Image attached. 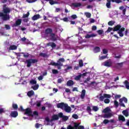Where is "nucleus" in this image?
Wrapping results in <instances>:
<instances>
[{"instance_id": "obj_39", "label": "nucleus", "mask_w": 129, "mask_h": 129, "mask_svg": "<svg viewBox=\"0 0 129 129\" xmlns=\"http://www.w3.org/2000/svg\"><path fill=\"white\" fill-rule=\"evenodd\" d=\"M106 58H107V54L100 56L99 57V60H104V59H106Z\"/></svg>"}, {"instance_id": "obj_45", "label": "nucleus", "mask_w": 129, "mask_h": 129, "mask_svg": "<svg viewBox=\"0 0 129 129\" xmlns=\"http://www.w3.org/2000/svg\"><path fill=\"white\" fill-rule=\"evenodd\" d=\"M13 108L14 109H18V104L13 103L12 105Z\"/></svg>"}, {"instance_id": "obj_3", "label": "nucleus", "mask_w": 129, "mask_h": 129, "mask_svg": "<svg viewBox=\"0 0 129 129\" xmlns=\"http://www.w3.org/2000/svg\"><path fill=\"white\" fill-rule=\"evenodd\" d=\"M125 30L124 27H121V25L118 24L113 27V32H117L119 37H123V32Z\"/></svg>"}, {"instance_id": "obj_16", "label": "nucleus", "mask_w": 129, "mask_h": 129, "mask_svg": "<svg viewBox=\"0 0 129 129\" xmlns=\"http://www.w3.org/2000/svg\"><path fill=\"white\" fill-rule=\"evenodd\" d=\"M39 19H40V15L39 14L35 15L32 18V21H37V20H39Z\"/></svg>"}, {"instance_id": "obj_30", "label": "nucleus", "mask_w": 129, "mask_h": 129, "mask_svg": "<svg viewBox=\"0 0 129 129\" xmlns=\"http://www.w3.org/2000/svg\"><path fill=\"white\" fill-rule=\"evenodd\" d=\"M118 119L119 120H121L122 121H125V118H124V116L120 115L118 117Z\"/></svg>"}, {"instance_id": "obj_29", "label": "nucleus", "mask_w": 129, "mask_h": 129, "mask_svg": "<svg viewBox=\"0 0 129 129\" xmlns=\"http://www.w3.org/2000/svg\"><path fill=\"white\" fill-rule=\"evenodd\" d=\"M124 84H125V86L127 89H129V82L128 81L125 80L124 82Z\"/></svg>"}, {"instance_id": "obj_22", "label": "nucleus", "mask_w": 129, "mask_h": 129, "mask_svg": "<svg viewBox=\"0 0 129 129\" xmlns=\"http://www.w3.org/2000/svg\"><path fill=\"white\" fill-rule=\"evenodd\" d=\"M119 102H121V103L122 102V101H124V102L125 103H127V98H126L123 97L120 98V99L119 100Z\"/></svg>"}, {"instance_id": "obj_31", "label": "nucleus", "mask_w": 129, "mask_h": 129, "mask_svg": "<svg viewBox=\"0 0 129 129\" xmlns=\"http://www.w3.org/2000/svg\"><path fill=\"white\" fill-rule=\"evenodd\" d=\"M92 37H95V35L94 34H87L85 37L86 38V39H89L90 38H92Z\"/></svg>"}, {"instance_id": "obj_6", "label": "nucleus", "mask_w": 129, "mask_h": 129, "mask_svg": "<svg viewBox=\"0 0 129 129\" xmlns=\"http://www.w3.org/2000/svg\"><path fill=\"white\" fill-rule=\"evenodd\" d=\"M24 111H25V114H27L29 116L33 117V112L32 111L31 108H27L25 109Z\"/></svg>"}, {"instance_id": "obj_5", "label": "nucleus", "mask_w": 129, "mask_h": 129, "mask_svg": "<svg viewBox=\"0 0 129 129\" xmlns=\"http://www.w3.org/2000/svg\"><path fill=\"white\" fill-rule=\"evenodd\" d=\"M38 59H28L26 60L25 62V63L27 64V68H30L31 66H32V64H35L36 63H38Z\"/></svg>"}, {"instance_id": "obj_63", "label": "nucleus", "mask_w": 129, "mask_h": 129, "mask_svg": "<svg viewBox=\"0 0 129 129\" xmlns=\"http://www.w3.org/2000/svg\"><path fill=\"white\" fill-rule=\"evenodd\" d=\"M6 111L4 109V108H0V114H2V113H5Z\"/></svg>"}, {"instance_id": "obj_62", "label": "nucleus", "mask_w": 129, "mask_h": 129, "mask_svg": "<svg viewBox=\"0 0 129 129\" xmlns=\"http://www.w3.org/2000/svg\"><path fill=\"white\" fill-rule=\"evenodd\" d=\"M32 114L33 116H34V115H36V116H38V115H39V113L37 112V111H34Z\"/></svg>"}, {"instance_id": "obj_12", "label": "nucleus", "mask_w": 129, "mask_h": 129, "mask_svg": "<svg viewBox=\"0 0 129 129\" xmlns=\"http://www.w3.org/2000/svg\"><path fill=\"white\" fill-rule=\"evenodd\" d=\"M113 114L111 112L106 113L103 116V118H110V117H112Z\"/></svg>"}, {"instance_id": "obj_35", "label": "nucleus", "mask_w": 129, "mask_h": 129, "mask_svg": "<svg viewBox=\"0 0 129 129\" xmlns=\"http://www.w3.org/2000/svg\"><path fill=\"white\" fill-rule=\"evenodd\" d=\"M94 51H95V52H96V53H98V52H100V48L98 46H96L94 48Z\"/></svg>"}, {"instance_id": "obj_47", "label": "nucleus", "mask_w": 129, "mask_h": 129, "mask_svg": "<svg viewBox=\"0 0 129 129\" xmlns=\"http://www.w3.org/2000/svg\"><path fill=\"white\" fill-rule=\"evenodd\" d=\"M79 67H83V60H82V59L80 60L79 62Z\"/></svg>"}, {"instance_id": "obj_58", "label": "nucleus", "mask_w": 129, "mask_h": 129, "mask_svg": "<svg viewBox=\"0 0 129 129\" xmlns=\"http://www.w3.org/2000/svg\"><path fill=\"white\" fill-rule=\"evenodd\" d=\"M108 53V50L106 49H103V54H107Z\"/></svg>"}, {"instance_id": "obj_44", "label": "nucleus", "mask_w": 129, "mask_h": 129, "mask_svg": "<svg viewBox=\"0 0 129 129\" xmlns=\"http://www.w3.org/2000/svg\"><path fill=\"white\" fill-rule=\"evenodd\" d=\"M30 83L31 84H32V85H34V84H37V81L36 80H31L30 81Z\"/></svg>"}, {"instance_id": "obj_10", "label": "nucleus", "mask_w": 129, "mask_h": 129, "mask_svg": "<svg viewBox=\"0 0 129 129\" xmlns=\"http://www.w3.org/2000/svg\"><path fill=\"white\" fill-rule=\"evenodd\" d=\"M50 40L52 41V42H55V41H57V37H56V34L55 33H51V35H50Z\"/></svg>"}, {"instance_id": "obj_9", "label": "nucleus", "mask_w": 129, "mask_h": 129, "mask_svg": "<svg viewBox=\"0 0 129 129\" xmlns=\"http://www.w3.org/2000/svg\"><path fill=\"white\" fill-rule=\"evenodd\" d=\"M21 24H22V19H18L15 22V23H14L13 25V27H18V26H20V25H21Z\"/></svg>"}, {"instance_id": "obj_27", "label": "nucleus", "mask_w": 129, "mask_h": 129, "mask_svg": "<svg viewBox=\"0 0 129 129\" xmlns=\"http://www.w3.org/2000/svg\"><path fill=\"white\" fill-rule=\"evenodd\" d=\"M122 113L123 115H124L126 117H127V116H128V111H127V110H123Z\"/></svg>"}, {"instance_id": "obj_36", "label": "nucleus", "mask_w": 129, "mask_h": 129, "mask_svg": "<svg viewBox=\"0 0 129 129\" xmlns=\"http://www.w3.org/2000/svg\"><path fill=\"white\" fill-rule=\"evenodd\" d=\"M21 54H23V57L24 58H29V56H30V54H29L28 53H24V52H22Z\"/></svg>"}, {"instance_id": "obj_57", "label": "nucleus", "mask_w": 129, "mask_h": 129, "mask_svg": "<svg viewBox=\"0 0 129 129\" xmlns=\"http://www.w3.org/2000/svg\"><path fill=\"white\" fill-rule=\"evenodd\" d=\"M103 123H104V124H107V123H108V122H109V120H108V119H105L103 120Z\"/></svg>"}, {"instance_id": "obj_33", "label": "nucleus", "mask_w": 129, "mask_h": 129, "mask_svg": "<svg viewBox=\"0 0 129 129\" xmlns=\"http://www.w3.org/2000/svg\"><path fill=\"white\" fill-rule=\"evenodd\" d=\"M75 124L78 125L77 129H84V126L80 125L79 123H75Z\"/></svg>"}, {"instance_id": "obj_1", "label": "nucleus", "mask_w": 129, "mask_h": 129, "mask_svg": "<svg viewBox=\"0 0 129 129\" xmlns=\"http://www.w3.org/2000/svg\"><path fill=\"white\" fill-rule=\"evenodd\" d=\"M12 12V9L7 5H3L2 12H0V18H2L3 21H9L10 20V13Z\"/></svg>"}, {"instance_id": "obj_2", "label": "nucleus", "mask_w": 129, "mask_h": 129, "mask_svg": "<svg viewBox=\"0 0 129 129\" xmlns=\"http://www.w3.org/2000/svg\"><path fill=\"white\" fill-rule=\"evenodd\" d=\"M57 108H60L62 110H64L66 112L69 113L71 112V107L68 106V104L64 102L59 103L57 104Z\"/></svg>"}, {"instance_id": "obj_14", "label": "nucleus", "mask_w": 129, "mask_h": 129, "mask_svg": "<svg viewBox=\"0 0 129 129\" xmlns=\"http://www.w3.org/2000/svg\"><path fill=\"white\" fill-rule=\"evenodd\" d=\"M10 115L12 117H17L18 115V111H14L11 112Z\"/></svg>"}, {"instance_id": "obj_7", "label": "nucleus", "mask_w": 129, "mask_h": 129, "mask_svg": "<svg viewBox=\"0 0 129 129\" xmlns=\"http://www.w3.org/2000/svg\"><path fill=\"white\" fill-rule=\"evenodd\" d=\"M58 116L60 118H62V120H63L64 121H66L67 120H68V119H69V117L68 116H65L63 115V113L62 112H59L58 113Z\"/></svg>"}, {"instance_id": "obj_20", "label": "nucleus", "mask_w": 129, "mask_h": 129, "mask_svg": "<svg viewBox=\"0 0 129 129\" xmlns=\"http://www.w3.org/2000/svg\"><path fill=\"white\" fill-rule=\"evenodd\" d=\"M86 93V91L85 90H83L82 91V93L81 94V99H83L84 97H85V94Z\"/></svg>"}, {"instance_id": "obj_8", "label": "nucleus", "mask_w": 129, "mask_h": 129, "mask_svg": "<svg viewBox=\"0 0 129 129\" xmlns=\"http://www.w3.org/2000/svg\"><path fill=\"white\" fill-rule=\"evenodd\" d=\"M53 33V29L50 28H47L45 30V36H48V35H51Z\"/></svg>"}, {"instance_id": "obj_18", "label": "nucleus", "mask_w": 129, "mask_h": 129, "mask_svg": "<svg viewBox=\"0 0 129 129\" xmlns=\"http://www.w3.org/2000/svg\"><path fill=\"white\" fill-rule=\"evenodd\" d=\"M119 10L122 11V14L123 16L125 15V12H126V8H124V7L121 6L119 8Z\"/></svg>"}, {"instance_id": "obj_53", "label": "nucleus", "mask_w": 129, "mask_h": 129, "mask_svg": "<svg viewBox=\"0 0 129 129\" xmlns=\"http://www.w3.org/2000/svg\"><path fill=\"white\" fill-rule=\"evenodd\" d=\"M103 95L104 98H110V95L107 94H104Z\"/></svg>"}, {"instance_id": "obj_41", "label": "nucleus", "mask_w": 129, "mask_h": 129, "mask_svg": "<svg viewBox=\"0 0 129 129\" xmlns=\"http://www.w3.org/2000/svg\"><path fill=\"white\" fill-rule=\"evenodd\" d=\"M85 15L86 17H87V18H91V14L89 12L85 13Z\"/></svg>"}, {"instance_id": "obj_17", "label": "nucleus", "mask_w": 129, "mask_h": 129, "mask_svg": "<svg viewBox=\"0 0 129 129\" xmlns=\"http://www.w3.org/2000/svg\"><path fill=\"white\" fill-rule=\"evenodd\" d=\"M47 46H50L52 48V49H54V48H56L57 45H56L54 42H49L47 44Z\"/></svg>"}, {"instance_id": "obj_40", "label": "nucleus", "mask_w": 129, "mask_h": 129, "mask_svg": "<svg viewBox=\"0 0 129 129\" xmlns=\"http://www.w3.org/2000/svg\"><path fill=\"white\" fill-rule=\"evenodd\" d=\"M39 56H40V57H43L44 58H46V57H47V56L48 55L46 53H39Z\"/></svg>"}, {"instance_id": "obj_49", "label": "nucleus", "mask_w": 129, "mask_h": 129, "mask_svg": "<svg viewBox=\"0 0 129 129\" xmlns=\"http://www.w3.org/2000/svg\"><path fill=\"white\" fill-rule=\"evenodd\" d=\"M123 65V62L116 63V66H118L119 67H122Z\"/></svg>"}, {"instance_id": "obj_32", "label": "nucleus", "mask_w": 129, "mask_h": 129, "mask_svg": "<svg viewBox=\"0 0 129 129\" xmlns=\"http://www.w3.org/2000/svg\"><path fill=\"white\" fill-rule=\"evenodd\" d=\"M31 88L33 89V90H37L39 88V85L36 84L34 86H32Z\"/></svg>"}, {"instance_id": "obj_64", "label": "nucleus", "mask_w": 129, "mask_h": 129, "mask_svg": "<svg viewBox=\"0 0 129 129\" xmlns=\"http://www.w3.org/2000/svg\"><path fill=\"white\" fill-rule=\"evenodd\" d=\"M87 111H88L89 112H91V108L90 107V106H88L87 107Z\"/></svg>"}, {"instance_id": "obj_61", "label": "nucleus", "mask_w": 129, "mask_h": 129, "mask_svg": "<svg viewBox=\"0 0 129 129\" xmlns=\"http://www.w3.org/2000/svg\"><path fill=\"white\" fill-rule=\"evenodd\" d=\"M71 18L73 20H75V19H77V16L76 15H73L71 16Z\"/></svg>"}, {"instance_id": "obj_13", "label": "nucleus", "mask_w": 129, "mask_h": 129, "mask_svg": "<svg viewBox=\"0 0 129 129\" xmlns=\"http://www.w3.org/2000/svg\"><path fill=\"white\" fill-rule=\"evenodd\" d=\"M72 6L74 8H80L82 4L80 3H72Z\"/></svg>"}, {"instance_id": "obj_56", "label": "nucleus", "mask_w": 129, "mask_h": 129, "mask_svg": "<svg viewBox=\"0 0 129 129\" xmlns=\"http://www.w3.org/2000/svg\"><path fill=\"white\" fill-rule=\"evenodd\" d=\"M97 33L99 35H102L103 34V31L102 30H99L97 31Z\"/></svg>"}, {"instance_id": "obj_46", "label": "nucleus", "mask_w": 129, "mask_h": 129, "mask_svg": "<svg viewBox=\"0 0 129 129\" xmlns=\"http://www.w3.org/2000/svg\"><path fill=\"white\" fill-rule=\"evenodd\" d=\"M104 103H106V104L109 103L110 102V100L108 98H106L104 100Z\"/></svg>"}, {"instance_id": "obj_42", "label": "nucleus", "mask_w": 129, "mask_h": 129, "mask_svg": "<svg viewBox=\"0 0 129 129\" xmlns=\"http://www.w3.org/2000/svg\"><path fill=\"white\" fill-rule=\"evenodd\" d=\"M81 77H82L81 75L77 76L75 78V80H77V81L80 80V78H81Z\"/></svg>"}, {"instance_id": "obj_19", "label": "nucleus", "mask_w": 129, "mask_h": 129, "mask_svg": "<svg viewBox=\"0 0 129 129\" xmlns=\"http://www.w3.org/2000/svg\"><path fill=\"white\" fill-rule=\"evenodd\" d=\"M35 95V92L33 90L29 91L27 93V95L29 97H32V96H33V95Z\"/></svg>"}, {"instance_id": "obj_51", "label": "nucleus", "mask_w": 129, "mask_h": 129, "mask_svg": "<svg viewBox=\"0 0 129 129\" xmlns=\"http://www.w3.org/2000/svg\"><path fill=\"white\" fill-rule=\"evenodd\" d=\"M63 81H64V79H63V78L58 79L57 80V83H62V82H63Z\"/></svg>"}, {"instance_id": "obj_34", "label": "nucleus", "mask_w": 129, "mask_h": 129, "mask_svg": "<svg viewBox=\"0 0 129 129\" xmlns=\"http://www.w3.org/2000/svg\"><path fill=\"white\" fill-rule=\"evenodd\" d=\"M30 16V12H28L27 13V14H23V19H26L27 18H29V16Z\"/></svg>"}, {"instance_id": "obj_52", "label": "nucleus", "mask_w": 129, "mask_h": 129, "mask_svg": "<svg viewBox=\"0 0 129 129\" xmlns=\"http://www.w3.org/2000/svg\"><path fill=\"white\" fill-rule=\"evenodd\" d=\"M72 117L75 118V119H78V115L76 114H73Z\"/></svg>"}, {"instance_id": "obj_4", "label": "nucleus", "mask_w": 129, "mask_h": 129, "mask_svg": "<svg viewBox=\"0 0 129 129\" xmlns=\"http://www.w3.org/2000/svg\"><path fill=\"white\" fill-rule=\"evenodd\" d=\"M61 62H65V59H64V58H59L58 60H57V63L51 61L50 63V65H52V66H57L58 69H61V68H60V67L63 66V63H61Z\"/></svg>"}, {"instance_id": "obj_54", "label": "nucleus", "mask_w": 129, "mask_h": 129, "mask_svg": "<svg viewBox=\"0 0 129 129\" xmlns=\"http://www.w3.org/2000/svg\"><path fill=\"white\" fill-rule=\"evenodd\" d=\"M93 110H94V111H97L98 110V107L96 106H94L93 107Z\"/></svg>"}, {"instance_id": "obj_25", "label": "nucleus", "mask_w": 129, "mask_h": 129, "mask_svg": "<svg viewBox=\"0 0 129 129\" xmlns=\"http://www.w3.org/2000/svg\"><path fill=\"white\" fill-rule=\"evenodd\" d=\"M17 49H18V47L15 45H10L9 48V51H11V50H17Z\"/></svg>"}, {"instance_id": "obj_55", "label": "nucleus", "mask_w": 129, "mask_h": 129, "mask_svg": "<svg viewBox=\"0 0 129 129\" xmlns=\"http://www.w3.org/2000/svg\"><path fill=\"white\" fill-rule=\"evenodd\" d=\"M5 28L6 29V30H11V26H10V25H8V24H6L5 25Z\"/></svg>"}, {"instance_id": "obj_38", "label": "nucleus", "mask_w": 129, "mask_h": 129, "mask_svg": "<svg viewBox=\"0 0 129 129\" xmlns=\"http://www.w3.org/2000/svg\"><path fill=\"white\" fill-rule=\"evenodd\" d=\"M112 3H116V4H120L122 2L121 0H111Z\"/></svg>"}, {"instance_id": "obj_60", "label": "nucleus", "mask_w": 129, "mask_h": 129, "mask_svg": "<svg viewBox=\"0 0 129 129\" xmlns=\"http://www.w3.org/2000/svg\"><path fill=\"white\" fill-rule=\"evenodd\" d=\"M114 103V105L116 106V107H118V102H117V101L115 100Z\"/></svg>"}, {"instance_id": "obj_26", "label": "nucleus", "mask_w": 129, "mask_h": 129, "mask_svg": "<svg viewBox=\"0 0 129 129\" xmlns=\"http://www.w3.org/2000/svg\"><path fill=\"white\" fill-rule=\"evenodd\" d=\"M111 110L109 108L106 107L103 110V112L104 113H108Z\"/></svg>"}, {"instance_id": "obj_59", "label": "nucleus", "mask_w": 129, "mask_h": 129, "mask_svg": "<svg viewBox=\"0 0 129 129\" xmlns=\"http://www.w3.org/2000/svg\"><path fill=\"white\" fill-rule=\"evenodd\" d=\"M90 81V77H88L84 81V83H87L88 82V81Z\"/></svg>"}, {"instance_id": "obj_50", "label": "nucleus", "mask_w": 129, "mask_h": 129, "mask_svg": "<svg viewBox=\"0 0 129 129\" xmlns=\"http://www.w3.org/2000/svg\"><path fill=\"white\" fill-rule=\"evenodd\" d=\"M52 72L53 74H58L59 73V72L57 70L55 69L52 70Z\"/></svg>"}, {"instance_id": "obj_21", "label": "nucleus", "mask_w": 129, "mask_h": 129, "mask_svg": "<svg viewBox=\"0 0 129 129\" xmlns=\"http://www.w3.org/2000/svg\"><path fill=\"white\" fill-rule=\"evenodd\" d=\"M74 85V82L73 80H70L67 83V86H72Z\"/></svg>"}, {"instance_id": "obj_11", "label": "nucleus", "mask_w": 129, "mask_h": 129, "mask_svg": "<svg viewBox=\"0 0 129 129\" xmlns=\"http://www.w3.org/2000/svg\"><path fill=\"white\" fill-rule=\"evenodd\" d=\"M59 114L58 115L57 114H54L52 115L51 119H50V122H52V121L54 120H58L59 119Z\"/></svg>"}, {"instance_id": "obj_23", "label": "nucleus", "mask_w": 129, "mask_h": 129, "mask_svg": "<svg viewBox=\"0 0 129 129\" xmlns=\"http://www.w3.org/2000/svg\"><path fill=\"white\" fill-rule=\"evenodd\" d=\"M77 124H75V123H74V126H71V125H69L67 127V129H77Z\"/></svg>"}, {"instance_id": "obj_24", "label": "nucleus", "mask_w": 129, "mask_h": 129, "mask_svg": "<svg viewBox=\"0 0 129 129\" xmlns=\"http://www.w3.org/2000/svg\"><path fill=\"white\" fill-rule=\"evenodd\" d=\"M111 0H107V3L106 4V6L108 9H110L111 8Z\"/></svg>"}, {"instance_id": "obj_48", "label": "nucleus", "mask_w": 129, "mask_h": 129, "mask_svg": "<svg viewBox=\"0 0 129 129\" xmlns=\"http://www.w3.org/2000/svg\"><path fill=\"white\" fill-rule=\"evenodd\" d=\"M37 0H26V2L29 4H32V3H35Z\"/></svg>"}, {"instance_id": "obj_43", "label": "nucleus", "mask_w": 129, "mask_h": 129, "mask_svg": "<svg viewBox=\"0 0 129 129\" xmlns=\"http://www.w3.org/2000/svg\"><path fill=\"white\" fill-rule=\"evenodd\" d=\"M114 23H115L114 21H110L108 22V26H113V25H114Z\"/></svg>"}, {"instance_id": "obj_37", "label": "nucleus", "mask_w": 129, "mask_h": 129, "mask_svg": "<svg viewBox=\"0 0 129 129\" xmlns=\"http://www.w3.org/2000/svg\"><path fill=\"white\" fill-rule=\"evenodd\" d=\"M49 3L51 6H53V5H55L56 4H58L57 2H55L53 0H50Z\"/></svg>"}, {"instance_id": "obj_28", "label": "nucleus", "mask_w": 129, "mask_h": 129, "mask_svg": "<svg viewBox=\"0 0 129 129\" xmlns=\"http://www.w3.org/2000/svg\"><path fill=\"white\" fill-rule=\"evenodd\" d=\"M99 99L100 101H103L104 100V95L102 96V94H100Z\"/></svg>"}, {"instance_id": "obj_15", "label": "nucleus", "mask_w": 129, "mask_h": 129, "mask_svg": "<svg viewBox=\"0 0 129 129\" xmlns=\"http://www.w3.org/2000/svg\"><path fill=\"white\" fill-rule=\"evenodd\" d=\"M104 66L106 67H110L112 65V62L111 61H108V60H106L104 62Z\"/></svg>"}]
</instances>
